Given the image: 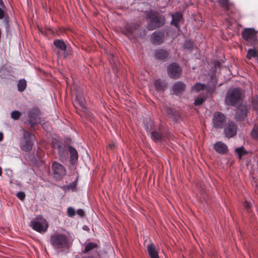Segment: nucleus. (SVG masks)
<instances>
[{"mask_svg": "<svg viewBox=\"0 0 258 258\" xmlns=\"http://www.w3.org/2000/svg\"><path fill=\"white\" fill-rule=\"evenodd\" d=\"M113 57H114V55L110 53L109 54V61H110V63H111V60L113 59ZM112 61H113L114 60H112Z\"/></svg>", "mask_w": 258, "mask_h": 258, "instance_id": "obj_45", "label": "nucleus"}, {"mask_svg": "<svg viewBox=\"0 0 258 258\" xmlns=\"http://www.w3.org/2000/svg\"><path fill=\"white\" fill-rule=\"evenodd\" d=\"M146 18L149 20L147 25V29L149 31L159 28L165 23L164 16L157 14L152 10L146 12Z\"/></svg>", "mask_w": 258, "mask_h": 258, "instance_id": "obj_2", "label": "nucleus"}, {"mask_svg": "<svg viewBox=\"0 0 258 258\" xmlns=\"http://www.w3.org/2000/svg\"><path fill=\"white\" fill-rule=\"evenodd\" d=\"M251 135L254 139H258V124L254 125L251 132Z\"/></svg>", "mask_w": 258, "mask_h": 258, "instance_id": "obj_33", "label": "nucleus"}, {"mask_svg": "<svg viewBox=\"0 0 258 258\" xmlns=\"http://www.w3.org/2000/svg\"><path fill=\"white\" fill-rule=\"evenodd\" d=\"M243 39L251 44L256 41V32L253 28H245L242 32Z\"/></svg>", "mask_w": 258, "mask_h": 258, "instance_id": "obj_13", "label": "nucleus"}, {"mask_svg": "<svg viewBox=\"0 0 258 258\" xmlns=\"http://www.w3.org/2000/svg\"><path fill=\"white\" fill-rule=\"evenodd\" d=\"M242 97V94L240 89L236 88L231 89L226 94L225 102L227 105L234 106L237 104Z\"/></svg>", "mask_w": 258, "mask_h": 258, "instance_id": "obj_3", "label": "nucleus"}, {"mask_svg": "<svg viewBox=\"0 0 258 258\" xmlns=\"http://www.w3.org/2000/svg\"><path fill=\"white\" fill-rule=\"evenodd\" d=\"M185 89V85L180 81L176 82L172 87L173 93L177 95L181 93Z\"/></svg>", "mask_w": 258, "mask_h": 258, "instance_id": "obj_19", "label": "nucleus"}, {"mask_svg": "<svg viewBox=\"0 0 258 258\" xmlns=\"http://www.w3.org/2000/svg\"><path fill=\"white\" fill-rule=\"evenodd\" d=\"M226 122V117L220 112H215L213 117L212 123L213 126L217 128H222Z\"/></svg>", "mask_w": 258, "mask_h": 258, "instance_id": "obj_10", "label": "nucleus"}, {"mask_svg": "<svg viewBox=\"0 0 258 258\" xmlns=\"http://www.w3.org/2000/svg\"><path fill=\"white\" fill-rule=\"evenodd\" d=\"M229 18H230V19H233V17L231 16H229Z\"/></svg>", "mask_w": 258, "mask_h": 258, "instance_id": "obj_50", "label": "nucleus"}, {"mask_svg": "<svg viewBox=\"0 0 258 258\" xmlns=\"http://www.w3.org/2000/svg\"><path fill=\"white\" fill-rule=\"evenodd\" d=\"M207 86L205 84L200 83L196 84L191 89L192 92L196 93L199 92L201 90H204L206 89Z\"/></svg>", "mask_w": 258, "mask_h": 258, "instance_id": "obj_27", "label": "nucleus"}, {"mask_svg": "<svg viewBox=\"0 0 258 258\" xmlns=\"http://www.w3.org/2000/svg\"><path fill=\"white\" fill-rule=\"evenodd\" d=\"M24 137L26 141L22 144L21 147L22 150L26 152L31 150L33 146V141L35 140V136L32 134L24 131Z\"/></svg>", "mask_w": 258, "mask_h": 258, "instance_id": "obj_9", "label": "nucleus"}, {"mask_svg": "<svg viewBox=\"0 0 258 258\" xmlns=\"http://www.w3.org/2000/svg\"><path fill=\"white\" fill-rule=\"evenodd\" d=\"M17 197L21 200H23L25 197V195L24 192L19 191L17 194Z\"/></svg>", "mask_w": 258, "mask_h": 258, "instance_id": "obj_38", "label": "nucleus"}, {"mask_svg": "<svg viewBox=\"0 0 258 258\" xmlns=\"http://www.w3.org/2000/svg\"><path fill=\"white\" fill-rule=\"evenodd\" d=\"M249 107L245 104L239 105L236 109L235 118L237 121H240L245 118Z\"/></svg>", "mask_w": 258, "mask_h": 258, "instance_id": "obj_14", "label": "nucleus"}, {"mask_svg": "<svg viewBox=\"0 0 258 258\" xmlns=\"http://www.w3.org/2000/svg\"><path fill=\"white\" fill-rule=\"evenodd\" d=\"M139 25L136 23H128L124 27V33L127 36H132L133 37L139 36L143 38L146 35V31L143 30L142 33H138Z\"/></svg>", "mask_w": 258, "mask_h": 258, "instance_id": "obj_7", "label": "nucleus"}, {"mask_svg": "<svg viewBox=\"0 0 258 258\" xmlns=\"http://www.w3.org/2000/svg\"><path fill=\"white\" fill-rule=\"evenodd\" d=\"M144 122L145 123V125L146 126L147 132L148 134H149L150 133V132H152L151 130H152V128L153 122L152 121H150V120H149L148 122L147 119H146L144 121Z\"/></svg>", "mask_w": 258, "mask_h": 258, "instance_id": "obj_32", "label": "nucleus"}, {"mask_svg": "<svg viewBox=\"0 0 258 258\" xmlns=\"http://www.w3.org/2000/svg\"><path fill=\"white\" fill-rule=\"evenodd\" d=\"M52 176L55 180H61L67 174V170L61 164L53 161L51 165Z\"/></svg>", "mask_w": 258, "mask_h": 258, "instance_id": "obj_5", "label": "nucleus"}, {"mask_svg": "<svg viewBox=\"0 0 258 258\" xmlns=\"http://www.w3.org/2000/svg\"><path fill=\"white\" fill-rule=\"evenodd\" d=\"M73 94L75 95L73 101L74 107L77 109L84 110L85 109V100L82 89L80 88L74 89Z\"/></svg>", "mask_w": 258, "mask_h": 258, "instance_id": "obj_6", "label": "nucleus"}, {"mask_svg": "<svg viewBox=\"0 0 258 258\" xmlns=\"http://www.w3.org/2000/svg\"><path fill=\"white\" fill-rule=\"evenodd\" d=\"M2 170L1 167H0V176L2 175Z\"/></svg>", "mask_w": 258, "mask_h": 258, "instance_id": "obj_49", "label": "nucleus"}, {"mask_svg": "<svg viewBox=\"0 0 258 258\" xmlns=\"http://www.w3.org/2000/svg\"><path fill=\"white\" fill-rule=\"evenodd\" d=\"M45 123H43V124H42V127H43L45 130H46L47 131H48V129L47 128L45 127Z\"/></svg>", "mask_w": 258, "mask_h": 258, "instance_id": "obj_48", "label": "nucleus"}, {"mask_svg": "<svg viewBox=\"0 0 258 258\" xmlns=\"http://www.w3.org/2000/svg\"><path fill=\"white\" fill-rule=\"evenodd\" d=\"M77 185V180H76L75 181H73L72 183L69 184L67 186V188L68 189H72V190H74V189H75Z\"/></svg>", "mask_w": 258, "mask_h": 258, "instance_id": "obj_37", "label": "nucleus"}, {"mask_svg": "<svg viewBox=\"0 0 258 258\" xmlns=\"http://www.w3.org/2000/svg\"><path fill=\"white\" fill-rule=\"evenodd\" d=\"M69 151L70 153V160L72 164H75L78 159V154L76 149L72 147L69 146Z\"/></svg>", "mask_w": 258, "mask_h": 258, "instance_id": "obj_21", "label": "nucleus"}, {"mask_svg": "<svg viewBox=\"0 0 258 258\" xmlns=\"http://www.w3.org/2000/svg\"><path fill=\"white\" fill-rule=\"evenodd\" d=\"M185 47L188 49H190L192 48V44L190 41H186L185 43Z\"/></svg>", "mask_w": 258, "mask_h": 258, "instance_id": "obj_40", "label": "nucleus"}, {"mask_svg": "<svg viewBox=\"0 0 258 258\" xmlns=\"http://www.w3.org/2000/svg\"><path fill=\"white\" fill-rule=\"evenodd\" d=\"M168 56V53L167 51L163 49H158L155 53V57L156 59L164 60Z\"/></svg>", "mask_w": 258, "mask_h": 258, "instance_id": "obj_23", "label": "nucleus"}, {"mask_svg": "<svg viewBox=\"0 0 258 258\" xmlns=\"http://www.w3.org/2000/svg\"><path fill=\"white\" fill-rule=\"evenodd\" d=\"M171 17L172 21L171 22V24L174 25L176 28H178V23L182 18V14L179 12H177L175 14H171Z\"/></svg>", "mask_w": 258, "mask_h": 258, "instance_id": "obj_22", "label": "nucleus"}, {"mask_svg": "<svg viewBox=\"0 0 258 258\" xmlns=\"http://www.w3.org/2000/svg\"><path fill=\"white\" fill-rule=\"evenodd\" d=\"M97 244L96 243L93 242H89L86 244L85 248L83 250V251L84 253H87L90 251L91 250L97 248Z\"/></svg>", "mask_w": 258, "mask_h": 258, "instance_id": "obj_26", "label": "nucleus"}, {"mask_svg": "<svg viewBox=\"0 0 258 258\" xmlns=\"http://www.w3.org/2000/svg\"><path fill=\"white\" fill-rule=\"evenodd\" d=\"M4 7H0V19H2L4 17L5 12L3 10Z\"/></svg>", "mask_w": 258, "mask_h": 258, "instance_id": "obj_42", "label": "nucleus"}, {"mask_svg": "<svg viewBox=\"0 0 258 258\" xmlns=\"http://www.w3.org/2000/svg\"><path fill=\"white\" fill-rule=\"evenodd\" d=\"M164 34L163 32H154L151 37V42L155 44H160L163 41Z\"/></svg>", "mask_w": 258, "mask_h": 258, "instance_id": "obj_17", "label": "nucleus"}, {"mask_svg": "<svg viewBox=\"0 0 258 258\" xmlns=\"http://www.w3.org/2000/svg\"><path fill=\"white\" fill-rule=\"evenodd\" d=\"M67 214L70 217L74 216L76 215L75 210L72 207H69L67 209Z\"/></svg>", "mask_w": 258, "mask_h": 258, "instance_id": "obj_35", "label": "nucleus"}, {"mask_svg": "<svg viewBox=\"0 0 258 258\" xmlns=\"http://www.w3.org/2000/svg\"><path fill=\"white\" fill-rule=\"evenodd\" d=\"M53 44L55 46L61 51L65 52L67 49V46L64 41L62 40H55L53 41Z\"/></svg>", "mask_w": 258, "mask_h": 258, "instance_id": "obj_25", "label": "nucleus"}, {"mask_svg": "<svg viewBox=\"0 0 258 258\" xmlns=\"http://www.w3.org/2000/svg\"><path fill=\"white\" fill-rule=\"evenodd\" d=\"M77 213L81 217H83L84 216V211L81 209H78L77 211Z\"/></svg>", "mask_w": 258, "mask_h": 258, "instance_id": "obj_43", "label": "nucleus"}, {"mask_svg": "<svg viewBox=\"0 0 258 258\" xmlns=\"http://www.w3.org/2000/svg\"><path fill=\"white\" fill-rule=\"evenodd\" d=\"M252 103L254 109L258 110V97L252 99Z\"/></svg>", "mask_w": 258, "mask_h": 258, "instance_id": "obj_36", "label": "nucleus"}, {"mask_svg": "<svg viewBox=\"0 0 258 258\" xmlns=\"http://www.w3.org/2000/svg\"><path fill=\"white\" fill-rule=\"evenodd\" d=\"M151 139L155 142H161L163 140L162 135L160 133L153 131L149 134Z\"/></svg>", "mask_w": 258, "mask_h": 258, "instance_id": "obj_24", "label": "nucleus"}, {"mask_svg": "<svg viewBox=\"0 0 258 258\" xmlns=\"http://www.w3.org/2000/svg\"><path fill=\"white\" fill-rule=\"evenodd\" d=\"M244 206L246 208L249 209L251 207V203L250 202L245 201Z\"/></svg>", "mask_w": 258, "mask_h": 258, "instance_id": "obj_44", "label": "nucleus"}, {"mask_svg": "<svg viewBox=\"0 0 258 258\" xmlns=\"http://www.w3.org/2000/svg\"><path fill=\"white\" fill-rule=\"evenodd\" d=\"M235 152L238 156L239 159H240L242 156L247 153L246 151L243 147H239L235 150Z\"/></svg>", "mask_w": 258, "mask_h": 258, "instance_id": "obj_31", "label": "nucleus"}, {"mask_svg": "<svg viewBox=\"0 0 258 258\" xmlns=\"http://www.w3.org/2000/svg\"><path fill=\"white\" fill-rule=\"evenodd\" d=\"M0 7H5L2 0H0Z\"/></svg>", "mask_w": 258, "mask_h": 258, "instance_id": "obj_47", "label": "nucleus"}, {"mask_svg": "<svg viewBox=\"0 0 258 258\" xmlns=\"http://www.w3.org/2000/svg\"><path fill=\"white\" fill-rule=\"evenodd\" d=\"M214 148L217 153L221 154H225L228 152L227 146L221 142H217L215 143Z\"/></svg>", "mask_w": 258, "mask_h": 258, "instance_id": "obj_18", "label": "nucleus"}, {"mask_svg": "<svg viewBox=\"0 0 258 258\" xmlns=\"http://www.w3.org/2000/svg\"><path fill=\"white\" fill-rule=\"evenodd\" d=\"M204 102V99L203 98H199L195 100V105H201Z\"/></svg>", "mask_w": 258, "mask_h": 258, "instance_id": "obj_39", "label": "nucleus"}, {"mask_svg": "<svg viewBox=\"0 0 258 258\" xmlns=\"http://www.w3.org/2000/svg\"><path fill=\"white\" fill-rule=\"evenodd\" d=\"M18 89L20 92L25 90L26 87V81L25 79L20 80L17 84Z\"/></svg>", "mask_w": 258, "mask_h": 258, "instance_id": "obj_30", "label": "nucleus"}, {"mask_svg": "<svg viewBox=\"0 0 258 258\" xmlns=\"http://www.w3.org/2000/svg\"><path fill=\"white\" fill-rule=\"evenodd\" d=\"M147 250L150 258H159L158 253L156 249L155 245L150 243L147 246Z\"/></svg>", "mask_w": 258, "mask_h": 258, "instance_id": "obj_20", "label": "nucleus"}, {"mask_svg": "<svg viewBox=\"0 0 258 258\" xmlns=\"http://www.w3.org/2000/svg\"><path fill=\"white\" fill-rule=\"evenodd\" d=\"M237 133V125L232 121H229L225 127L224 134L226 137H233Z\"/></svg>", "mask_w": 258, "mask_h": 258, "instance_id": "obj_15", "label": "nucleus"}, {"mask_svg": "<svg viewBox=\"0 0 258 258\" xmlns=\"http://www.w3.org/2000/svg\"><path fill=\"white\" fill-rule=\"evenodd\" d=\"M5 173L7 176H8L9 177H11L13 176V171L10 169H6Z\"/></svg>", "mask_w": 258, "mask_h": 258, "instance_id": "obj_41", "label": "nucleus"}, {"mask_svg": "<svg viewBox=\"0 0 258 258\" xmlns=\"http://www.w3.org/2000/svg\"><path fill=\"white\" fill-rule=\"evenodd\" d=\"M49 242L52 248L57 252L63 251L69 247V240L67 235L55 232L49 239Z\"/></svg>", "mask_w": 258, "mask_h": 258, "instance_id": "obj_1", "label": "nucleus"}, {"mask_svg": "<svg viewBox=\"0 0 258 258\" xmlns=\"http://www.w3.org/2000/svg\"><path fill=\"white\" fill-rule=\"evenodd\" d=\"M3 134L2 133H0V142H1L3 140Z\"/></svg>", "mask_w": 258, "mask_h": 258, "instance_id": "obj_46", "label": "nucleus"}, {"mask_svg": "<svg viewBox=\"0 0 258 258\" xmlns=\"http://www.w3.org/2000/svg\"><path fill=\"white\" fill-rule=\"evenodd\" d=\"M182 69L176 63H172L167 68V73L169 76L173 79H178L181 75Z\"/></svg>", "mask_w": 258, "mask_h": 258, "instance_id": "obj_11", "label": "nucleus"}, {"mask_svg": "<svg viewBox=\"0 0 258 258\" xmlns=\"http://www.w3.org/2000/svg\"><path fill=\"white\" fill-rule=\"evenodd\" d=\"M21 112L19 111H13L11 113V117L14 119H18L21 116Z\"/></svg>", "mask_w": 258, "mask_h": 258, "instance_id": "obj_34", "label": "nucleus"}, {"mask_svg": "<svg viewBox=\"0 0 258 258\" xmlns=\"http://www.w3.org/2000/svg\"><path fill=\"white\" fill-rule=\"evenodd\" d=\"M246 56L248 59H250L252 57L256 60L258 59V53L254 49H249L247 51Z\"/></svg>", "mask_w": 258, "mask_h": 258, "instance_id": "obj_28", "label": "nucleus"}, {"mask_svg": "<svg viewBox=\"0 0 258 258\" xmlns=\"http://www.w3.org/2000/svg\"><path fill=\"white\" fill-rule=\"evenodd\" d=\"M218 3L221 7L223 8L227 15L230 12L231 13H234V6L233 3H230L228 0H218Z\"/></svg>", "mask_w": 258, "mask_h": 258, "instance_id": "obj_16", "label": "nucleus"}, {"mask_svg": "<svg viewBox=\"0 0 258 258\" xmlns=\"http://www.w3.org/2000/svg\"><path fill=\"white\" fill-rule=\"evenodd\" d=\"M40 114V111L37 108H33L29 111L27 121L31 126L38 123H41L42 120Z\"/></svg>", "mask_w": 258, "mask_h": 258, "instance_id": "obj_8", "label": "nucleus"}, {"mask_svg": "<svg viewBox=\"0 0 258 258\" xmlns=\"http://www.w3.org/2000/svg\"><path fill=\"white\" fill-rule=\"evenodd\" d=\"M53 147L57 150L60 159L62 161L66 159L68 156V152L62 143L56 139L52 140Z\"/></svg>", "mask_w": 258, "mask_h": 258, "instance_id": "obj_12", "label": "nucleus"}, {"mask_svg": "<svg viewBox=\"0 0 258 258\" xmlns=\"http://www.w3.org/2000/svg\"><path fill=\"white\" fill-rule=\"evenodd\" d=\"M154 85L157 90H162L165 87L166 84L164 81L157 80L155 82Z\"/></svg>", "mask_w": 258, "mask_h": 258, "instance_id": "obj_29", "label": "nucleus"}, {"mask_svg": "<svg viewBox=\"0 0 258 258\" xmlns=\"http://www.w3.org/2000/svg\"><path fill=\"white\" fill-rule=\"evenodd\" d=\"M30 226L33 230L39 233L46 232L48 227L47 221L41 216H37L31 221Z\"/></svg>", "mask_w": 258, "mask_h": 258, "instance_id": "obj_4", "label": "nucleus"}]
</instances>
